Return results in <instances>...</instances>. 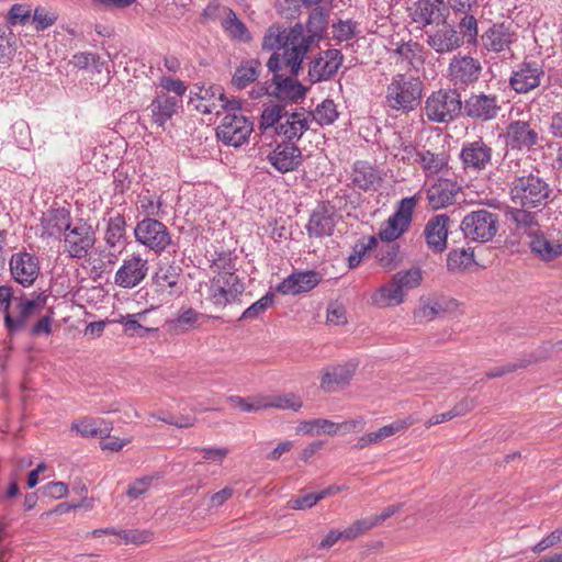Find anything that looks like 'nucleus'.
Instances as JSON below:
<instances>
[{"label": "nucleus", "mask_w": 562, "mask_h": 562, "mask_svg": "<svg viewBox=\"0 0 562 562\" xmlns=\"http://www.w3.org/2000/svg\"><path fill=\"white\" fill-rule=\"evenodd\" d=\"M322 18H310L307 22V34L301 23H296L290 30L279 32L270 29L263 37V49L284 48L283 61L285 68L292 76H297L302 61L312 44L319 37L318 31L323 27H314L316 23H321Z\"/></svg>", "instance_id": "nucleus-1"}, {"label": "nucleus", "mask_w": 562, "mask_h": 562, "mask_svg": "<svg viewBox=\"0 0 562 562\" xmlns=\"http://www.w3.org/2000/svg\"><path fill=\"white\" fill-rule=\"evenodd\" d=\"M552 194L549 182L538 173L517 177L510 183L512 201L524 209H541L546 206Z\"/></svg>", "instance_id": "nucleus-2"}, {"label": "nucleus", "mask_w": 562, "mask_h": 562, "mask_svg": "<svg viewBox=\"0 0 562 562\" xmlns=\"http://www.w3.org/2000/svg\"><path fill=\"white\" fill-rule=\"evenodd\" d=\"M423 81L418 77L396 74L386 87L385 103L392 110L408 113L422 101Z\"/></svg>", "instance_id": "nucleus-3"}, {"label": "nucleus", "mask_w": 562, "mask_h": 562, "mask_svg": "<svg viewBox=\"0 0 562 562\" xmlns=\"http://www.w3.org/2000/svg\"><path fill=\"white\" fill-rule=\"evenodd\" d=\"M422 280L419 269L398 271L373 293L372 303L379 307L397 306L404 302L409 290L420 285Z\"/></svg>", "instance_id": "nucleus-4"}, {"label": "nucleus", "mask_w": 562, "mask_h": 562, "mask_svg": "<svg viewBox=\"0 0 562 562\" xmlns=\"http://www.w3.org/2000/svg\"><path fill=\"white\" fill-rule=\"evenodd\" d=\"M461 110V95L452 89L434 91L425 102V114L435 123H449L460 114Z\"/></svg>", "instance_id": "nucleus-5"}, {"label": "nucleus", "mask_w": 562, "mask_h": 562, "mask_svg": "<svg viewBox=\"0 0 562 562\" xmlns=\"http://www.w3.org/2000/svg\"><path fill=\"white\" fill-rule=\"evenodd\" d=\"M461 229L465 238L472 241H490L497 234L498 216L485 209L472 211L463 217Z\"/></svg>", "instance_id": "nucleus-6"}, {"label": "nucleus", "mask_w": 562, "mask_h": 562, "mask_svg": "<svg viewBox=\"0 0 562 562\" xmlns=\"http://www.w3.org/2000/svg\"><path fill=\"white\" fill-rule=\"evenodd\" d=\"M216 128L217 138L225 145L238 147L245 144L254 131L252 122L238 110H231Z\"/></svg>", "instance_id": "nucleus-7"}, {"label": "nucleus", "mask_w": 562, "mask_h": 562, "mask_svg": "<svg viewBox=\"0 0 562 562\" xmlns=\"http://www.w3.org/2000/svg\"><path fill=\"white\" fill-rule=\"evenodd\" d=\"M134 235L136 241L155 254H161L171 244V235L167 226L151 217L138 222Z\"/></svg>", "instance_id": "nucleus-8"}, {"label": "nucleus", "mask_w": 562, "mask_h": 562, "mask_svg": "<svg viewBox=\"0 0 562 562\" xmlns=\"http://www.w3.org/2000/svg\"><path fill=\"white\" fill-rule=\"evenodd\" d=\"M418 202L416 195L400 201L396 211L381 226L379 237L384 241L400 238L409 227L414 209Z\"/></svg>", "instance_id": "nucleus-9"}, {"label": "nucleus", "mask_w": 562, "mask_h": 562, "mask_svg": "<svg viewBox=\"0 0 562 562\" xmlns=\"http://www.w3.org/2000/svg\"><path fill=\"white\" fill-rule=\"evenodd\" d=\"M244 290V283L237 274L224 271L211 280L209 299L214 305L224 307L235 302Z\"/></svg>", "instance_id": "nucleus-10"}, {"label": "nucleus", "mask_w": 562, "mask_h": 562, "mask_svg": "<svg viewBox=\"0 0 562 562\" xmlns=\"http://www.w3.org/2000/svg\"><path fill=\"white\" fill-rule=\"evenodd\" d=\"M46 304V299L37 295L32 300H19L15 306H10L4 315V325L13 335L23 330L31 317L40 314Z\"/></svg>", "instance_id": "nucleus-11"}, {"label": "nucleus", "mask_w": 562, "mask_h": 562, "mask_svg": "<svg viewBox=\"0 0 562 562\" xmlns=\"http://www.w3.org/2000/svg\"><path fill=\"white\" fill-rule=\"evenodd\" d=\"M193 100L195 109L202 114L218 115L222 110H238V100H228L220 86L199 88Z\"/></svg>", "instance_id": "nucleus-12"}, {"label": "nucleus", "mask_w": 562, "mask_h": 562, "mask_svg": "<svg viewBox=\"0 0 562 562\" xmlns=\"http://www.w3.org/2000/svg\"><path fill=\"white\" fill-rule=\"evenodd\" d=\"M148 260L140 254L127 256L114 276V283L122 289H133L140 284L148 274Z\"/></svg>", "instance_id": "nucleus-13"}, {"label": "nucleus", "mask_w": 562, "mask_h": 562, "mask_svg": "<svg viewBox=\"0 0 562 562\" xmlns=\"http://www.w3.org/2000/svg\"><path fill=\"white\" fill-rule=\"evenodd\" d=\"M95 243L92 227L85 222H77L64 235L65 250L72 258L86 257Z\"/></svg>", "instance_id": "nucleus-14"}, {"label": "nucleus", "mask_w": 562, "mask_h": 562, "mask_svg": "<svg viewBox=\"0 0 562 562\" xmlns=\"http://www.w3.org/2000/svg\"><path fill=\"white\" fill-rule=\"evenodd\" d=\"M543 77L544 69L541 63L524 60L512 72L509 86L517 93H527L538 88Z\"/></svg>", "instance_id": "nucleus-15"}, {"label": "nucleus", "mask_w": 562, "mask_h": 562, "mask_svg": "<svg viewBox=\"0 0 562 562\" xmlns=\"http://www.w3.org/2000/svg\"><path fill=\"white\" fill-rule=\"evenodd\" d=\"M462 108L467 116L481 122L494 120L502 109L496 94H486L484 92L472 93L464 101Z\"/></svg>", "instance_id": "nucleus-16"}, {"label": "nucleus", "mask_w": 562, "mask_h": 562, "mask_svg": "<svg viewBox=\"0 0 562 562\" xmlns=\"http://www.w3.org/2000/svg\"><path fill=\"white\" fill-rule=\"evenodd\" d=\"M9 267L13 279L23 286L32 285L40 274L38 258L26 251L13 254Z\"/></svg>", "instance_id": "nucleus-17"}, {"label": "nucleus", "mask_w": 562, "mask_h": 562, "mask_svg": "<svg viewBox=\"0 0 562 562\" xmlns=\"http://www.w3.org/2000/svg\"><path fill=\"white\" fill-rule=\"evenodd\" d=\"M481 71V63L471 56H454L449 64L450 80L460 88L477 81Z\"/></svg>", "instance_id": "nucleus-18"}, {"label": "nucleus", "mask_w": 562, "mask_h": 562, "mask_svg": "<svg viewBox=\"0 0 562 562\" xmlns=\"http://www.w3.org/2000/svg\"><path fill=\"white\" fill-rule=\"evenodd\" d=\"M267 160L281 173L295 171L302 165V150L293 143L282 142L272 149Z\"/></svg>", "instance_id": "nucleus-19"}, {"label": "nucleus", "mask_w": 562, "mask_h": 562, "mask_svg": "<svg viewBox=\"0 0 562 562\" xmlns=\"http://www.w3.org/2000/svg\"><path fill=\"white\" fill-rule=\"evenodd\" d=\"M426 43L436 53L447 54L461 47L463 38L453 26L442 22L436 29L426 31Z\"/></svg>", "instance_id": "nucleus-20"}, {"label": "nucleus", "mask_w": 562, "mask_h": 562, "mask_svg": "<svg viewBox=\"0 0 562 562\" xmlns=\"http://www.w3.org/2000/svg\"><path fill=\"white\" fill-rule=\"evenodd\" d=\"M344 56L338 49H327L315 57L308 67V78L316 83L330 79L342 64Z\"/></svg>", "instance_id": "nucleus-21"}, {"label": "nucleus", "mask_w": 562, "mask_h": 562, "mask_svg": "<svg viewBox=\"0 0 562 562\" xmlns=\"http://www.w3.org/2000/svg\"><path fill=\"white\" fill-rule=\"evenodd\" d=\"M493 149L482 138L463 144L460 159L463 168L472 171H481L491 164Z\"/></svg>", "instance_id": "nucleus-22"}, {"label": "nucleus", "mask_w": 562, "mask_h": 562, "mask_svg": "<svg viewBox=\"0 0 562 562\" xmlns=\"http://www.w3.org/2000/svg\"><path fill=\"white\" fill-rule=\"evenodd\" d=\"M407 159L418 164L426 177H432L448 168V156L445 151L432 153L428 149H416L408 145L404 147Z\"/></svg>", "instance_id": "nucleus-23"}, {"label": "nucleus", "mask_w": 562, "mask_h": 562, "mask_svg": "<svg viewBox=\"0 0 562 562\" xmlns=\"http://www.w3.org/2000/svg\"><path fill=\"white\" fill-rule=\"evenodd\" d=\"M506 145L512 149H530L539 143V134L526 121H513L506 128Z\"/></svg>", "instance_id": "nucleus-24"}, {"label": "nucleus", "mask_w": 562, "mask_h": 562, "mask_svg": "<svg viewBox=\"0 0 562 562\" xmlns=\"http://www.w3.org/2000/svg\"><path fill=\"white\" fill-rule=\"evenodd\" d=\"M311 112H289L283 114V121L277 127V134L283 136L289 143L300 139L311 126Z\"/></svg>", "instance_id": "nucleus-25"}, {"label": "nucleus", "mask_w": 562, "mask_h": 562, "mask_svg": "<svg viewBox=\"0 0 562 562\" xmlns=\"http://www.w3.org/2000/svg\"><path fill=\"white\" fill-rule=\"evenodd\" d=\"M515 36L510 24L495 23L483 33L481 40L487 50L502 53L510 49Z\"/></svg>", "instance_id": "nucleus-26"}, {"label": "nucleus", "mask_w": 562, "mask_h": 562, "mask_svg": "<svg viewBox=\"0 0 562 562\" xmlns=\"http://www.w3.org/2000/svg\"><path fill=\"white\" fill-rule=\"evenodd\" d=\"M392 45L394 48L391 49V53L397 63L406 64L408 68L415 70L425 64V49L418 42L409 38L406 42H393Z\"/></svg>", "instance_id": "nucleus-27"}, {"label": "nucleus", "mask_w": 562, "mask_h": 562, "mask_svg": "<svg viewBox=\"0 0 562 562\" xmlns=\"http://www.w3.org/2000/svg\"><path fill=\"white\" fill-rule=\"evenodd\" d=\"M355 368L349 364H338L324 369L319 387L325 393H334L349 385Z\"/></svg>", "instance_id": "nucleus-28"}, {"label": "nucleus", "mask_w": 562, "mask_h": 562, "mask_svg": "<svg viewBox=\"0 0 562 562\" xmlns=\"http://www.w3.org/2000/svg\"><path fill=\"white\" fill-rule=\"evenodd\" d=\"M182 100L179 97H171L166 92H160L151 101L148 109L151 113V120L158 126H164L181 108Z\"/></svg>", "instance_id": "nucleus-29"}, {"label": "nucleus", "mask_w": 562, "mask_h": 562, "mask_svg": "<svg viewBox=\"0 0 562 562\" xmlns=\"http://www.w3.org/2000/svg\"><path fill=\"white\" fill-rule=\"evenodd\" d=\"M319 282L321 277L315 271L292 273L277 286V291L283 295H296L303 292L311 291Z\"/></svg>", "instance_id": "nucleus-30"}, {"label": "nucleus", "mask_w": 562, "mask_h": 562, "mask_svg": "<svg viewBox=\"0 0 562 562\" xmlns=\"http://www.w3.org/2000/svg\"><path fill=\"white\" fill-rule=\"evenodd\" d=\"M459 187L449 179H438L427 190L428 204L432 210H439L452 204Z\"/></svg>", "instance_id": "nucleus-31"}, {"label": "nucleus", "mask_w": 562, "mask_h": 562, "mask_svg": "<svg viewBox=\"0 0 562 562\" xmlns=\"http://www.w3.org/2000/svg\"><path fill=\"white\" fill-rule=\"evenodd\" d=\"M336 222L334 212L325 205L315 209L306 224V231L310 237L322 238L330 236L334 232Z\"/></svg>", "instance_id": "nucleus-32"}, {"label": "nucleus", "mask_w": 562, "mask_h": 562, "mask_svg": "<svg viewBox=\"0 0 562 562\" xmlns=\"http://www.w3.org/2000/svg\"><path fill=\"white\" fill-rule=\"evenodd\" d=\"M448 222L449 217L440 214L432 217L425 227L427 245L435 252H441L447 247Z\"/></svg>", "instance_id": "nucleus-33"}, {"label": "nucleus", "mask_w": 562, "mask_h": 562, "mask_svg": "<svg viewBox=\"0 0 562 562\" xmlns=\"http://www.w3.org/2000/svg\"><path fill=\"white\" fill-rule=\"evenodd\" d=\"M181 268L176 265H166L158 269L153 278V286L156 292L168 296L177 294Z\"/></svg>", "instance_id": "nucleus-34"}, {"label": "nucleus", "mask_w": 562, "mask_h": 562, "mask_svg": "<svg viewBox=\"0 0 562 562\" xmlns=\"http://www.w3.org/2000/svg\"><path fill=\"white\" fill-rule=\"evenodd\" d=\"M445 0H417L412 8V19L424 26L430 25L442 18Z\"/></svg>", "instance_id": "nucleus-35"}, {"label": "nucleus", "mask_w": 562, "mask_h": 562, "mask_svg": "<svg viewBox=\"0 0 562 562\" xmlns=\"http://www.w3.org/2000/svg\"><path fill=\"white\" fill-rule=\"evenodd\" d=\"M531 251L543 261H552L562 255V243L553 240L543 234L531 233L529 235Z\"/></svg>", "instance_id": "nucleus-36"}, {"label": "nucleus", "mask_w": 562, "mask_h": 562, "mask_svg": "<svg viewBox=\"0 0 562 562\" xmlns=\"http://www.w3.org/2000/svg\"><path fill=\"white\" fill-rule=\"evenodd\" d=\"M351 181L355 187L363 191L376 190L382 181L379 171L366 161L353 165Z\"/></svg>", "instance_id": "nucleus-37"}, {"label": "nucleus", "mask_w": 562, "mask_h": 562, "mask_svg": "<svg viewBox=\"0 0 562 562\" xmlns=\"http://www.w3.org/2000/svg\"><path fill=\"white\" fill-rule=\"evenodd\" d=\"M448 308V301L442 297H420L419 305L414 312L417 322H429L445 313Z\"/></svg>", "instance_id": "nucleus-38"}, {"label": "nucleus", "mask_w": 562, "mask_h": 562, "mask_svg": "<svg viewBox=\"0 0 562 562\" xmlns=\"http://www.w3.org/2000/svg\"><path fill=\"white\" fill-rule=\"evenodd\" d=\"M44 232L49 236H57L66 232L72 225L70 223V214L65 209H56L49 211L42 221Z\"/></svg>", "instance_id": "nucleus-39"}, {"label": "nucleus", "mask_w": 562, "mask_h": 562, "mask_svg": "<svg viewBox=\"0 0 562 562\" xmlns=\"http://www.w3.org/2000/svg\"><path fill=\"white\" fill-rule=\"evenodd\" d=\"M203 314L192 307L180 308L175 318L168 322L169 329L175 333H186L190 329L198 328L201 325Z\"/></svg>", "instance_id": "nucleus-40"}, {"label": "nucleus", "mask_w": 562, "mask_h": 562, "mask_svg": "<svg viewBox=\"0 0 562 562\" xmlns=\"http://www.w3.org/2000/svg\"><path fill=\"white\" fill-rule=\"evenodd\" d=\"M274 91L278 98L297 101L305 95L306 89L290 77L283 78L280 75L273 76Z\"/></svg>", "instance_id": "nucleus-41"}, {"label": "nucleus", "mask_w": 562, "mask_h": 562, "mask_svg": "<svg viewBox=\"0 0 562 562\" xmlns=\"http://www.w3.org/2000/svg\"><path fill=\"white\" fill-rule=\"evenodd\" d=\"M262 398V409L267 408H278V409H291L297 412L303 406L302 398L292 393H281V394H271L261 396Z\"/></svg>", "instance_id": "nucleus-42"}, {"label": "nucleus", "mask_w": 562, "mask_h": 562, "mask_svg": "<svg viewBox=\"0 0 562 562\" xmlns=\"http://www.w3.org/2000/svg\"><path fill=\"white\" fill-rule=\"evenodd\" d=\"M261 70V64L257 59L241 63L235 70L232 85L237 89H244L257 80Z\"/></svg>", "instance_id": "nucleus-43"}, {"label": "nucleus", "mask_w": 562, "mask_h": 562, "mask_svg": "<svg viewBox=\"0 0 562 562\" xmlns=\"http://www.w3.org/2000/svg\"><path fill=\"white\" fill-rule=\"evenodd\" d=\"M72 430H76L82 437H109L112 429L102 419H82L78 423H74L71 426Z\"/></svg>", "instance_id": "nucleus-44"}, {"label": "nucleus", "mask_w": 562, "mask_h": 562, "mask_svg": "<svg viewBox=\"0 0 562 562\" xmlns=\"http://www.w3.org/2000/svg\"><path fill=\"white\" fill-rule=\"evenodd\" d=\"M125 218L121 214L110 217L105 231V243L110 247L121 246L125 238Z\"/></svg>", "instance_id": "nucleus-45"}, {"label": "nucleus", "mask_w": 562, "mask_h": 562, "mask_svg": "<svg viewBox=\"0 0 562 562\" xmlns=\"http://www.w3.org/2000/svg\"><path fill=\"white\" fill-rule=\"evenodd\" d=\"M286 110L281 104L267 105L261 113L259 128L265 133L269 128H273L277 134V127L282 124L283 114Z\"/></svg>", "instance_id": "nucleus-46"}, {"label": "nucleus", "mask_w": 562, "mask_h": 562, "mask_svg": "<svg viewBox=\"0 0 562 562\" xmlns=\"http://www.w3.org/2000/svg\"><path fill=\"white\" fill-rule=\"evenodd\" d=\"M335 428L337 427L334 422L325 418H315L301 422L297 426V431L314 436H319L321 434L335 436Z\"/></svg>", "instance_id": "nucleus-47"}, {"label": "nucleus", "mask_w": 562, "mask_h": 562, "mask_svg": "<svg viewBox=\"0 0 562 562\" xmlns=\"http://www.w3.org/2000/svg\"><path fill=\"white\" fill-rule=\"evenodd\" d=\"M222 26L235 40L241 42H248L250 40L246 25L237 19V15L232 10H227V14L222 21Z\"/></svg>", "instance_id": "nucleus-48"}, {"label": "nucleus", "mask_w": 562, "mask_h": 562, "mask_svg": "<svg viewBox=\"0 0 562 562\" xmlns=\"http://www.w3.org/2000/svg\"><path fill=\"white\" fill-rule=\"evenodd\" d=\"M312 121L315 120L319 125H330L338 119V111L333 100L326 99L318 104L311 113Z\"/></svg>", "instance_id": "nucleus-49"}, {"label": "nucleus", "mask_w": 562, "mask_h": 562, "mask_svg": "<svg viewBox=\"0 0 562 562\" xmlns=\"http://www.w3.org/2000/svg\"><path fill=\"white\" fill-rule=\"evenodd\" d=\"M474 261L473 252H469L465 249H454L448 254L447 268L449 271H461Z\"/></svg>", "instance_id": "nucleus-50"}, {"label": "nucleus", "mask_w": 562, "mask_h": 562, "mask_svg": "<svg viewBox=\"0 0 562 562\" xmlns=\"http://www.w3.org/2000/svg\"><path fill=\"white\" fill-rule=\"evenodd\" d=\"M57 20L58 14L56 11L48 10L45 7H36L31 22L34 25V29L38 32L50 27Z\"/></svg>", "instance_id": "nucleus-51"}, {"label": "nucleus", "mask_w": 562, "mask_h": 562, "mask_svg": "<svg viewBox=\"0 0 562 562\" xmlns=\"http://www.w3.org/2000/svg\"><path fill=\"white\" fill-rule=\"evenodd\" d=\"M274 303V295L271 292L265 294L257 302L252 303L248 308L244 311L240 319H255L262 313H265Z\"/></svg>", "instance_id": "nucleus-52"}, {"label": "nucleus", "mask_w": 562, "mask_h": 562, "mask_svg": "<svg viewBox=\"0 0 562 562\" xmlns=\"http://www.w3.org/2000/svg\"><path fill=\"white\" fill-rule=\"evenodd\" d=\"M542 358H546V356L533 357L532 359H525V360H519V361H515V362H509L507 364H504L502 367H497V368H494V369L487 371L485 373V375L488 379L501 378V376H503L507 373H512L518 369L526 368L527 366H529L532 362H536Z\"/></svg>", "instance_id": "nucleus-53"}, {"label": "nucleus", "mask_w": 562, "mask_h": 562, "mask_svg": "<svg viewBox=\"0 0 562 562\" xmlns=\"http://www.w3.org/2000/svg\"><path fill=\"white\" fill-rule=\"evenodd\" d=\"M18 47V37L14 33H0V63L11 60Z\"/></svg>", "instance_id": "nucleus-54"}, {"label": "nucleus", "mask_w": 562, "mask_h": 562, "mask_svg": "<svg viewBox=\"0 0 562 562\" xmlns=\"http://www.w3.org/2000/svg\"><path fill=\"white\" fill-rule=\"evenodd\" d=\"M465 15L459 23L458 31L463 38V42L465 41L469 44H475L476 37H477V22L476 19L468 13H464Z\"/></svg>", "instance_id": "nucleus-55"}, {"label": "nucleus", "mask_w": 562, "mask_h": 562, "mask_svg": "<svg viewBox=\"0 0 562 562\" xmlns=\"http://www.w3.org/2000/svg\"><path fill=\"white\" fill-rule=\"evenodd\" d=\"M408 426H409V423H407L406 420L400 419L390 425L381 427L376 431H372L371 435H372L374 445L395 435L396 432L407 429Z\"/></svg>", "instance_id": "nucleus-56"}, {"label": "nucleus", "mask_w": 562, "mask_h": 562, "mask_svg": "<svg viewBox=\"0 0 562 562\" xmlns=\"http://www.w3.org/2000/svg\"><path fill=\"white\" fill-rule=\"evenodd\" d=\"M32 18L31 7L23 3L13 4L8 14V22L12 25H25Z\"/></svg>", "instance_id": "nucleus-57"}, {"label": "nucleus", "mask_w": 562, "mask_h": 562, "mask_svg": "<svg viewBox=\"0 0 562 562\" xmlns=\"http://www.w3.org/2000/svg\"><path fill=\"white\" fill-rule=\"evenodd\" d=\"M116 535L125 542L140 546L151 541L153 532L149 530H120Z\"/></svg>", "instance_id": "nucleus-58"}, {"label": "nucleus", "mask_w": 562, "mask_h": 562, "mask_svg": "<svg viewBox=\"0 0 562 562\" xmlns=\"http://www.w3.org/2000/svg\"><path fill=\"white\" fill-rule=\"evenodd\" d=\"M228 401L232 403L234 407L239 408L243 412H255L262 409L261 403L262 398L261 396L257 397H240V396H229Z\"/></svg>", "instance_id": "nucleus-59"}, {"label": "nucleus", "mask_w": 562, "mask_h": 562, "mask_svg": "<svg viewBox=\"0 0 562 562\" xmlns=\"http://www.w3.org/2000/svg\"><path fill=\"white\" fill-rule=\"evenodd\" d=\"M138 203L142 212L149 216L158 215L161 206L160 201L156 200L149 191L138 195Z\"/></svg>", "instance_id": "nucleus-60"}, {"label": "nucleus", "mask_w": 562, "mask_h": 562, "mask_svg": "<svg viewBox=\"0 0 562 562\" xmlns=\"http://www.w3.org/2000/svg\"><path fill=\"white\" fill-rule=\"evenodd\" d=\"M398 250L394 246H387L386 249H380L376 254L378 262L386 270H392L397 265Z\"/></svg>", "instance_id": "nucleus-61"}, {"label": "nucleus", "mask_w": 562, "mask_h": 562, "mask_svg": "<svg viewBox=\"0 0 562 562\" xmlns=\"http://www.w3.org/2000/svg\"><path fill=\"white\" fill-rule=\"evenodd\" d=\"M376 240L374 237H371L368 244L356 245L352 254L348 257V267L349 269L357 268L366 256L367 251L374 247Z\"/></svg>", "instance_id": "nucleus-62"}, {"label": "nucleus", "mask_w": 562, "mask_h": 562, "mask_svg": "<svg viewBox=\"0 0 562 562\" xmlns=\"http://www.w3.org/2000/svg\"><path fill=\"white\" fill-rule=\"evenodd\" d=\"M155 480L154 475L143 476L140 479L135 480L127 488L126 495L130 498H138L144 495L148 488L150 487L153 481Z\"/></svg>", "instance_id": "nucleus-63"}, {"label": "nucleus", "mask_w": 562, "mask_h": 562, "mask_svg": "<svg viewBox=\"0 0 562 562\" xmlns=\"http://www.w3.org/2000/svg\"><path fill=\"white\" fill-rule=\"evenodd\" d=\"M559 542H562V528L553 530L550 535L541 539L531 548V551L539 554Z\"/></svg>", "instance_id": "nucleus-64"}]
</instances>
